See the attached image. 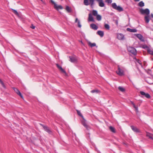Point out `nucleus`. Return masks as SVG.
<instances>
[{
	"instance_id": "44",
	"label": "nucleus",
	"mask_w": 153,
	"mask_h": 153,
	"mask_svg": "<svg viewBox=\"0 0 153 153\" xmlns=\"http://www.w3.org/2000/svg\"><path fill=\"white\" fill-rule=\"evenodd\" d=\"M152 140H153V139H152Z\"/></svg>"
},
{
	"instance_id": "6",
	"label": "nucleus",
	"mask_w": 153,
	"mask_h": 153,
	"mask_svg": "<svg viewBox=\"0 0 153 153\" xmlns=\"http://www.w3.org/2000/svg\"><path fill=\"white\" fill-rule=\"evenodd\" d=\"M118 70L116 71V73L117 74L120 76H122L124 75V74L123 70L120 68L119 66H118Z\"/></svg>"
},
{
	"instance_id": "8",
	"label": "nucleus",
	"mask_w": 153,
	"mask_h": 153,
	"mask_svg": "<svg viewBox=\"0 0 153 153\" xmlns=\"http://www.w3.org/2000/svg\"><path fill=\"white\" fill-rule=\"evenodd\" d=\"M13 89L16 93L21 98L23 99V97L19 91L16 88H13Z\"/></svg>"
},
{
	"instance_id": "27",
	"label": "nucleus",
	"mask_w": 153,
	"mask_h": 153,
	"mask_svg": "<svg viewBox=\"0 0 153 153\" xmlns=\"http://www.w3.org/2000/svg\"><path fill=\"white\" fill-rule=\"evenodd\" d=\"M78 114L81 117H82V118H83V117L81 113L78 110H76Z\"/></svg>"
},
{
	"instance_id": "37",
	"label": "nucleus",
	"mask_w": 153,
	"mask_h": 153,
	"mask_svg": "<svg viewBox=\"0 0 153 153\" xmlns=\"http://www.w3.org/2000/svg\"><path fill=\"white\" fill-rule=\"evenodd\" d=\"M78 27L80 28L81 27V25L80 24V23L79 20H78Z\"/></svg>"
},
{
	"instance_id": "39",
	"label": "nucleus",
	"mask_w": 153,
	"mask_h": 153,
	"mask_svg": "<svg viewBox=\"0 0 153 153\" xmlns=\"http://www.w3.org/2000/svg\"><path fill=\"white\" fill-rule=\"evenodd\" d=\"M35 26H34L33 25H31L30 26V27L31 28L33 29H34L35 28Z\"/></svg>"
},
{
	"instance_id": "19",
	"label": "nucleus",
	"mask_w": 153,
	"mask_h": 153,
	"mask_svg": "<svg viewBox=\"0 0 153 153\" xmlns=\"http://www.w3.org/2000/svg\"><path fill=\"white\" fill-rule=\"evenodd\" d=\"M146 135L147 137H149V138L152 140L153 139V138L152 137V136H153V134L148 132H146Z\"/></svg>"
},
{
	"instance_id": "30",
	"label": "nucleus",
	"mask_w": 153,
	"mask_h": 153,
	"mask_svg": "<svg viewBox=\"0 0 153 153\" xmlns=\"http://www.w3.org/2000/svg\"><path fill=\"white\" fill-rule=\"evenodd\" d=\"M143 48L146 49L147 51H148V49L149 50V49H150L146 45H143Z\"/></svg>"
},
{
	"instance_id": "33",
	"label": "nucleus",
	"mask_w": 153,
	"mask_h": 153,
	"mask_svg": "<svg viewBox=\"0 0 153 153\" xmlns=\"http://www.w3.org/2000/svg\"><path fill=\"white\" fill-rule=\"evenodd\" d=\"M136 61L138 63L141 65V66L142 67V63H141V61L139 59H136Z\"/></svg>"
},
{
	"instance_id": "13",
	"label": "nucleus",
	"mask_w": 153,
	"mask_h": 153,
	"mask_svg": "<svg viewBox=\"0 0 153 153\" xmlns=\"http://www.w3.org/2000/svg\"><path fill=\"white\" fill-rule=\"evenodd\" d=\"M131 127L134 131L136 132H139V130L136 127H135L133 126H131Z\"/></svg>"
},
{
	"instance_id": "29",
	"label": "nucleus",
	"mask_w": 153,
	"mask_h": 153,
	"mask_svg": "<svg viewBox=\"0 0 153 153\" xmlns=\"http://www.w3.org/2000/svg\"><path fill=\"white\" fill-rule=\"evenodd\" d=\"M147 52L153 56V51L151 50L150 49H148Z\"/></svg>"
},
{
	"instance_id": "7",
	"label": "nucleus",
	"mask_w": 153,
	"mask_h": 153,
	"mask_svg": "<svg viewBox=\"0 0 153 153\" xmlns=\"http://www.w3.org/2000/svg\"><path fill=\"white\" fill-rule=\"evenodd\" d=\"M41 125L43 127V128L45 131L48 133L49 134H52V131L49 129L48 127L46 126H44L42 124H41Z\"/></svg>"
},
{
	"instance_id": "3",
	"label": "nucleus",
	"mask_w": 153,
	"mask_h": 153,
	"mask_svg": "<svg viewBox=\"0 0 153 153\" xmlns=\"http://www.w3.org/2000/svg\"><path fill=\"white\" fill-rule=\"evenodd\" d=\"M51 2L54 5V8L58 10L59 9H62L63 7L61 5H57L52 0H51Z\"/></svg>"
},
{
	"instance_id": "35",
	"label": "nucleus",
	"mask_w": 153,
	"mask_h": 153,
	"mask_svg": "<svg viewBox=\"0 0 153 153\" xmlns=\"http://www.w3.org/2000/svg\"><path fill=\"white\" fill-rule=\"evenodd\" d=\"M135 109L136 112H138V107L136 106L135 105H134V107H133Z\"/></svg>"
},
{
	"instance_id": "26",
	"label": "nucleus",
	"mask_w": 153,
	"mask_h": 153,
	"mask_svg": "<svg viewBox=\"0 0 153 153\" xmlns=\"http://www.w3.org/2000/svg\"><path fill=\"white\" fill-rule=\"evenodd\" d=\"M96 18L97 19L98 21H100L101 20V16L99 15H97L96 16Z\"/></svg>"
},
{
	"instance_id": "21",
	"label": "nucleus",
	"mask_w": 153,
	"mask_h": 153,
	"mask_svg": "<svg viewBox=\"0 0 153 153\" xmlns=\"http://www.w3.org/2000/svg\"><path fill=\"white\" fill-rule=\"evenodd\" d=\"M88 45L89 46H90L91 47H93L94 46H96V44L95 43H92L90 42H88Z\"/></svg>"
},
{
	"instance_id": "17",
	"label": "nucleus",
	"mask_w": 153,
	"mask_h": 153,
	"mask_svg": "<svg viewBox=\"0 0 153 153\" xmlns=\"http://www.w3.org/2000/svg\"><path fill=\"white\" fill-rule=\"evenodd\" d=\"M97 34L101 37H103L104 35L103 32L101 30L98 31L97 32Z\"/></svg>"
},
{
	"instance_id": "40",
	"label": "nucleus",
	"mask_w": 153,
	"mask_h": 153,
	"mask_svg": "<svg viewBox=\"0 0 153 153\" xmlns=\"http://www.w3.org/2000/svg\"><path fill=\"white\" fill-rule=\"evenodd\" d=\"M131 104L133 105V106L134 107V105H135L134 104V102L132 101H131Z\"/></svg>"
},
{
	"instance_id": "28",
	"label": "nucleus",
	"mask_w": 153,
	"mask_h": 153,
	"mask_svg": "<svg viewBox=\"0 0 153 153\" xmlns=\"http://www.w3.org/2000/svg\"><path fill=\"white\" fill-rule=\"evenodd\" d=\"M105 27V29L109 30L110 29L109 25L108 24H105L104 25Z\"/></svg>"
},
{
	"instance_id": "24",
	"label": "nucleus",
	"mask_w": 153,
	"mask_h": 153,
	"mask_svg": "<svg viewBox=\"0 0 153 153\" xmlns=\"http://www.w3.org/2000/svg\"><path fill=\"white\" fill-rule=\"evenodd\" d=\"M138 5L140 7H143L144 6V3L142 1L139 3Z\"/></svg>"
},
{
	"instance_id": "18",
	"label": "nucleus",
	"mask_w": 153,
	"mask_h": 153,
	"mask_svg": "<svg viewBox=\"0 0 153 153\" xmlns=\"http://www.w3.org/2000/svg\"><path fill=\"white\" fill-rule=\"evenodd\" d=\"M127 30L128 31L131 32H136L137 31V30L136 29H131L128 28L127 29Z\"/></svg>"
},
{
	"instance_id": "31",
	"label": "nucleus",
	"mask_w": 153,
	"mask_h": 153,
	"mask_svg": "<svg viewBox=\"0 0 153 153\" xmlns=\"http://www.w3.org/2000/svg\"><path fill=\"white\" fill-rule=\"evenodd\" d=\"M118 88L119 90L120 91H121L122 92H124L125 91L124 89L122 87L119 86L118 87Z\"/></svg>"
},
{
	"instance_id": "16",
	"label": "nucleus",
	"mask_w": 153,
	"mask_h": 153,
	"mask_svg": "<svg viewBox=\"0 0 153 153\" xmlns=\"http://www.w3.org/2000/svg\"><path fill=\"white\" fill-rule=\"evenodd\" d=\"M137 37L142 41H144V40L142 36L140 34H137Z\"/></svg>"
},
{
	"instance_id": "4",
	"label": "nucleus",
	"mask_w": 153,
	"mask_h": 153,
	"mask_svg": "<svg viewBox=\"0 0 153 153\" xmlns=\"http://www.w3.org/2000/svg\"><path fill=\"white\" fill-rule=\"evenodd\" d=\"M140 12L142 14H145L147 15H149L150 13L149 10L148 8L144 10L141 9L140 10Z\"/></svg>"
},
{
	"instance_id": "22",
	"label": "nucleus",
	"mask_w": 153,
	"mask_h": 153,
	"mask_svg": "<svg viewBox=\"0 0 153 153\" xmlns=\"http://www.w3.org/2000/svg\"><path fill=\"white\" fill-rule=\"evenodd\" d=\"M65 9L68 13H70L71 11V8L68 6H66Z\"/></svg>"
},
{
	"instance_id": "11",
	"label": "nucleus",
	"mask_w": 153,
	"mask_h": 153,
	"mask_svg": "<svg viewBox=\"0 0 153 153\" xmlns=\"http://www.w3.org/2000/svg\"><path fill=\"white\" fill-rule=\"evenodd\" d=\"M117 38L119 40H123L124 39V36L122 33H119L117 34Z\"/></svg>"
},
{
	"instance_id": "36",
	"label": "nucleus",
	"mask_w": 153,
	"mask_h": 153,
	"mask_svg": "<svg viewBox=\"0 0 153 153\" xmlns=\"http://www.w3.org/2000/svg\"><path fill=\"white\" fill-rule=\"evenodd\" d=\"M13 13L15 14L18 15V13L17 12V11L15 10H13Z\"/></svg>"
},
{
	"instance_id": "25",
	"label": "nucleus",
	"mask_w": 153,
	"mask_h": 153,
	"mask_svg": "<svg viewBox=\"0 0 153 153\" xmlns=\"http://www.w3.org/2000/svg\"><path fill=\"white\" fill-rule=\"evenodd\" d=\"M92 14L94 16H96L97 14V12L96 10H93L92 11Z\"/></svg>"
},
{
	"instance_id": "43",
	"label": "nucleus",
	"mask_w": 153,
	"mask_h": 153,
	"mask_svg": "<svg viewBox=\"0 0 153 153\" xmlns=\"http://www.w3.org/2000/svg\"><path fill=\"white\" fill-rule=\"evenodd\" d=\"M151 16L152 17V18H153V14H152Z\"/></svg>"
},
{
	"instance_id": "5",
	"label": "nucleus",
	"mask_w": 153,
	"mask_h": 153,
	"mask_svg": "<svg viewBox=\"0 0 153 153\" xmlns=\"http://www.w3.org/2000/svg\"><path fill=\"white\" fill-rule=\"evenodd\" d=\"M83 119V120L81 121L82 124L87 130H90L91 128V127L86 124V120H85L84 118Z\"/></svg>"
},
{
	"instance_id": "23",
	"label": "nucleus",
	"mask_w": 153,
	"mask_h": 153,
	"mask_svg": "<svg viewBox=\"0 0 153 153\" xmlns=\"http://www.w3.org/2000/svg\"><path fill=\"white\" fill-rule=\"evenodd\" d=\"M109 129L111 132H112L114 133H115L116 131H115V128H114L113 127L111 126H110L109 127Z\"/></svg>"
},
{
	"instance_id": "2",
	"label": "nucleus",
	"mask_w": 153,
	"mask_h": 153,
	"mask_svg": "<svg viewBox=\"0 0 153 153\" xmlns=\"http://www.w3.org/2000/svg\"><path fill=\"white\" fill-rule=\"evenodd\" d=\"M128 52H130L134 55H136L137 54V51L136 49L133 47H129L128 48Z\"/></svg>"
},
{
	"instance_id": "42",
	"label": "nucleus",
	"mask_w": 153,
	"mask_h": 153,
	"mask_svg": "<svg viewBox=\"0 0 153 153\" xmlns=\"http://www.w3.org/2000/svg\"><path fill=\"white\" fill-rule=\"evenodd\" d=\"M135 1H139L140 0H134Z\"/></svg>"
},
{
	"instance_id": "12",
	"label": "nucleus",
	"mask_w": 153,
	"mask_h": 153,
	"mask_svg": "<svg viewBox=\"0 0 153 153\" xmlns=\"http://www.w3.org/2000/svg\"><path fill=\"white\" fill-rule=\"evenodd\" d=\"M57 67L58 69H59L62 72L65 73V74H66V73L65 71L58 64H56Z\"/></svg>"
},
{
	"instance_id": "14",
	"label": "nucleus",
	"mask_w": 153,
	"mask_h": 153,
	"mask_svg": "<svg viewBox=\"0 0 153 153\" xmlns=\"http://www.w3.org/2000/svg\"><path fill=\"white\" fill-rule=\"evenodd\" d=\"M90 27L93 29L96 30L98 29L97 26L94 24H92L90 25Z\"/></svg>"
},
{
	"instance_id": "9",
	"label": "nucleus",
	"mask_w": 153,
	"mask_h": 153,
	"mask_svg": "<svg viewBox=\"0 0 153 153\" xmlns=\"http://www.w3.org/2000/svg\"><path fill=\"white\" fill-rule=\"evenodd\" d=\"M69 61L72 62H76L77 59L76 57L75 56H70Z\"/></svg>"
},
{
	"instance_id": "15",
	"label": "nucleus",
	"mask_w": 153,
	"mask_h": 153,
	"mask_svg": "<svg viewBox=\"0 0 153 153\" xmlns=\"http://www.w3.org/2000/svg\"><path fill=\"white\" fill-rule=\"evenodd\" d=\"M88 20L93 22L94 21L92 15L91 13H89L88 15Z\"/></svg>"
},
{
	"instance_id": "10",
	"label": "nucleus",
	"mask_w": 153,
	"mask_h": 153,
	"mask_svg": "<svg viewBox=\"0 0 153 153\" xmlns=\"http://www.w3.org/2000/svg\"><path fill=\"white\" fill-rule=\"evenodd\" d=\"M140 94L143 96H144L146 98H150L151 96L148 93H146L144 92L143 91H140Z\"/></svg>"
},
{
	"instance_id": "41",
	"label": "nucleus",
	"mask_w": 153,
	"mask_h": 153,
	"mask_svg": "<svg viewBox=\"0 0 153 153\" xmlns=\"http://www.w3.org/2000/svg\"><path fill=\"white\" fill-rule=\"evenodd\" d=\"M78 20H78V18H76V20H75V22H78Z\"/></svg>"
},
{
	"instance_id": "1",
	"label": "nucleus",
	"mask_w": 153,
	"mask_h": 153,
	"mask_svg": "<svg viewBox=\"0 0 153 153\" xmlns=\"http://www.w3.org/2000/svg\"><path fill=\"white\" fill-rule=\"evenodd\" d=\"M112 8L119 12H121L123 11V8L120 6H117L116 4L115 3H112L111 4Z\"/></svg>"
},
{
	"instance_id": "34",
	"label": "nucleus",
	"mask_w": 153,
	"mask_h": 153,
	"mask_svg": "<svg viewBox=\"0 0 153 153\" xmlns=\"http://www.w3.org/2000/svg\"><path fill=\"white\" fill-rule=\"evenodd\" d=\"M99 91L98 90H92L91 91V92L92 93H95V92H96V93H98Z\"/></svg>"
},
{
	"instance_id": "32",
	"label": "nucleus",
	"mask_w": 153,
	"mask_h": 153,
	"mask_svg": "<svg viewBox=\"0 0 153 153\" xmlns=\"http://www.w3.org/2000/svg\"><path fill=\"white\" fill-rule=\"evenodd\" d=\"M0 83H1L2 86L4 88H6V87H5L4 82H2V81L0 79Z\"/></svg>"
},
{
	"instance_id": "20",
	"label": "nucleus",
	"mask_w": 153,
	"mask_h": 153,
	"mask_svg": "<svg viewBox=\"0 0 153 153\" xmlns=\"http://www.w3.org/2000/svg\"><path fill=\"white\" fill-rule=\"evenodd\" d=\"M144 19L146 22L147 23H148L149 21V16H145Z\"/></svg>"
},
{
	"instance_id": "38",
	"label": "nucleus",
	"mask_w": 153,
	"mask_h": 153,
	"mask_svg": "<svg viewBox=\"0 0 153 153\" xmlns=\"http://www.w3.org/2000/svg\"><path fill=\"white\" fill-rule=\"evenodd\" d=\"M106 1L108 4H111L112 2V0H106Z\"/></svg>"
}]
</instances>
